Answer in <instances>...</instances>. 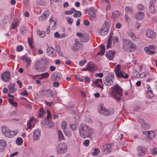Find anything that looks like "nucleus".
I'll return each instance as SVG.
<instances>
[{"label": "nucleus", "instance_id": "nucleus-10", "mask_svg": "<svg viewBox=\"0 0 157 157\" xmlns=\"http://www.w3.org/2000/svg\"><path fill=\"white\" fill-rule=\"evenodd\" d=\"M138 154L139 156H144L147 152L146 148L143 146H139L137 147Z\"/></svg>", "mask_w": 157, "mask_h": 157}, {"label": "nucleus", "instance_id": "nucleus-39", "mask_svg": "<svg viewBox=\"0 0 157 157\" xmlns=\"http://www.w3.org/2000/svg\"><path fill=\"white\" fill-rule=\"evenodd\" d=\"M18 22V20L17 18H14L13 19V21L11 23V28L13 29H14L17 26Z\"/></svg>", "mask_w": 157, "mask_h": 157}, {"label": "nucleus", "instance_id": "nucleus-15", "mask_svg": "<svg viewBox=\"0 0 157 157\" xmlns=\"http://www.w3.org/2000/svg\"><path fill=\"white\" fill-rule=\"evenodd\" d=\"M146 34L147 36L150 38H154L156 36V33L150 29L147 30Z\"/></svg>", "mask_w": 157, "mask_h": 157}, {"label": "nucleus", "instance_id": "nucleus-11", "mask_svg": "<svg viewBox=\"0 0 157 157\" xmlns=\"http://www.w3.org/2000/svg\"><path fill=\"white\" fill-rule=\"evenodd\" d=\"M156 49L155 47L153 45H150L148 47L144 48V50L148 54H153L155 53V50Z\"/></svg>", "mask_w": 157, "mask_h": 157}, {"label": "nucleus", "instance_id": "nucleus-47", "mask_svg": "<svg viewBox=\"0 0 157 157\" xmlns=\"http://www.w3.org/2000/svg\"><path fill=\"white\" fill-rule=\"evenodd\" d=\"M22 59L23 60H25L26 62L28 63H30L31 62L30 58L26 57L24 56L22 57Z\"/></svg>", "mask_w": 157, "mask_h": 157}, {"label": "nucleus", "instance_id": "nucleus-24", "mask_svg": "<svg viewBox=\"0 0 157 157\" xmlns=\"http://www.w3.org/2000/svg\"><path fill=\"white\" fill-rule=\"evenodd\" d=\"M127 50H125L127 52H133L135 51L136 48V46L135 44H132L127 47Z\"/></svg>", "mask_w": 157, "mask_h": 157}, {"label": "nucleus", "instance_id": "nucleus-58", "mask_svg": "<svg viewBox=\"0 0 157 157\" xmlns=\"http://www.w3.org/2000/svg\"><path fill=\"white\" fill-rule=\"evenodd\" d=\"M137 8L140 10H143L144 9V7L143 5L142 4H139L137 6Z\"/></svg>", "mask_w": 157, "mask_h": 157}, {"label": "nucleus", "instance_id": "nucleus-22", "mask_svg": "<svg viewBox=\"0 0 157 157\" xmlns=\"http://www.w3.org/2000/svg\"><path fill=\"white\" fill-rule=\"evenodd\" d=\"M144 17V13L142 12H139L136 14L135 16L136 19L138 20H142Z\"/></svg>", "mask_w": 157, "mask_h": 157}, {"label": "nucleus", "instance_id": "nucleus-8", "mask_svg": "<svg viewBox=\"0 0 157 157\" xmlns=\"http://www.w3.org/2000/svg\"><path fill=\"white\" fill-rule=\"evenodd\" d=\"M101 151L104 154H107L112 151V148L110 144H106L102 146Z\"/></svg>", "mask_w": 157, "mask_h": 157}, {"label": "nucleus", "instance_id": "nucleus-34", "mask_svg": "<svg viewBox=\"0 0 157 157\" xmlns=\"http://www.w3.org/2000/svg\"><path fill=\"white\" fill-rule=\"evenodd\" d=\"M100 51L97 53L98 55H103L105 52V47L103 45H101L100 46Z\"/></svg>", "mask_w": 157, "mask_h": 157}, {"label": "nucleus", "instance_id": "nucleus-17", "mask_svg": "<svg viewBox=\"0 0 157 157\" xmlns=\"http://www.w3.org/2000/svg\"><path fill=\"white\" fill-rule=\"evenodd\" d=\"M100 31V33L101 35H105L107 34L108 29L107 26L105 25H104L102 26Z\"/></svg>", "mask_w": 157, "mask_h": 157}, {"label": "nucleus", "instance_id": "nucleus-62", "mask_svg": "<svg viewBox=\"0 0 157 157\" xmlns=\"http://www.w3.org/2000/svg\"><path fill=\"white\" fill-rule=\"evenodd\" d=\"M86 62V59L81 60L79 63V65L81 66H83Z\"/></svg>", "mask_w": 157, "mask_h": 157}, {"label": "nucleus", "instance_id": "nucleus-57", "mask_svg": "<svg viewBox=\"0 0 157 157\" xmlns=\"http://www.w3.org/2000/svg\"><path fill=\"white\" fill-rule=\"evenodd\" d=\"M70 126L71 128L73 130H75L77 127L75 123V124L73 123V124H72V123H71V124H70Z\"/></svg>", "mask_w": 157, "mask_h": 157}, {"label": "nucleus", "instance_id": "nucleus-23", "mask_svg": "<svg viewBox=\"0 0 157 157\" xmlns=\"http://www.w3.org/2000/svg\"><path fill=\"white\" fill-rule=\"evenodd\" d=\"M94 84L98 87L101 88V89L103 88V86H102L103 85L102 80L101 79H98L95 80L94 82Z\"/></svg>", "mask_w": 157, "mask_h": 157}, {"label": "nucleus", "instance_id": "nucleus-42", "mask_svg": "<svg viewBox=\"0 0 157 157\" xmlns=\"http://www.w3.org/2000/svg\"><path fill=\"white\" fill-rule=\"evenodd\" d=\"M20 31L21 33L24 34L26 33L27 30L25 27L22 26L21 27Z\"/></svg>", "mask_w": 157, "mask_h": 157}, {"label": "nucleus", "instance_id": "nucleus-29", "mask_svg": "<svg viewBox=\"0 0 157 157\" xmlns=\"http://www.w3.org/2000/svg\"><path fill=\"white\" fill-rule=\"evenodd\" d=\"M155 136V133L152 131H149L148 135L146 136V138L148 140H151V139Z\"/></svg>", "mask_w": 157, "mask_h": 157}, {"label": "nucleus", "instance_id": "nucleus-3", "mask_svg": "<svg viewBox=\"0 0 157 157\" xmlns=\"http://www.w3.org/2000/svg\"><path fill=\"white\" fill-rule=\"evenodd\" d=\"M2 132L3 135L8 138H11L14 137L17 133V131L10 130L5 126H3L2 129Z\"/></svg>", "mask_w": 157, "mask_h": 157}, {"label": "nucleus", "instance_id": "nucleus-51", "mask_svg": "<svg viewBox=\"0 0 157 157\" xmlns=\"http://www.w3.org/2000/svg\"><path fill=\"white\" fill-rule=\"evenodd\" d=\"M45 92V89H43L38 93L37 95L40 96H43Z\"/></svg>", "mask_w": 157, "mask_h": 157}, {"label": "nucleus", "instance_id": "nucleus-7", "mask_svg": "<svg viewBox=\"0 0 157 157\" xmlns=\"http://www.w3.org/2000/svg\"><path fill=\"white\" fill-rule=\"evenodd\" d=\"M76 35L80 38L81 41L83 42H87L89 40V37L88 35L86 33H77Z\"/></svg>", "mask_w": 157, "mask_h": 157}, {"label": "nucleus", "instance_id": "nucleus-54", "mask_svg": "<svg viewBox=\"0 0 157 157\" xmlns=\"http://www.w3.org/2000/svg\"><path fill=\"white\" fill-rule=\"evenodd\" d=\"M147 93L148 94V97L150 98L153 96V94L152 93V91L151 90H148L147 91Z\"/></svg>", "mask_w": 157, "mask_h": 157}, {"label": "nucleus", "instance_id": "nucleus-2", "mask_svg": "<svg viewBox=\"0 0 157 157\" xmlns=\"http://www.w3.org/2000/svg\"><path fill=\"white\" fill-rule=\"evenodd\" d=\"M122 94V89L118 85H115L112 88L111 94L117 100H120Z\"/></svg>", "mask_w": 157, "mask_h": 157}, {"label": "nucleus", "instance_id": "nucleus-6", "mask_svg": "<svg viewBox=\"0 0 157 157\" xmlns=\"http://www.w3.org/2000/svg\"><path fill=\"white\" fill-rule=\"evenodd\" d=\"M67 149V144L65 142L61 143L56 147V153L60 155L64 153Z\"/></svg>", "mask_w": 157, "mask_h": 157}, {"label": "nucleus", "instance_id": "nucleus-27", "mask_svg": "<svg viewBox=\"0 0 157 157\" xmlns=\"http://www.w3.org/2000/svg\"><path fill=\"white\" fill-rule=\"evenodd\" d=\"M101 113L104 116H107L110 113L109 111L104 107H101Z\"/></svg>", "mask_w": 157, "mask_h": 157}, {"label": "nucleus", "instance_id": "nucleus-33", "mask_svg": "<svg viewBox=\"0 0 157 157\" xmlns=\"http://www.w3.org/2000/svg\"><path fill=\"white\" fill-rule=\"evenodd\" d=\"M46 96L50 98L53 97L54 93L53 91L50 89H48L46 90Z\"/></svg>", "mask_w": 157, "mask_h": 157}, {"label": "nucleus", "instance_id": "nucleus-28", "mask_svg": "<svg viewBox=\"0 0 157 157\" xmlns=\"http://www.w3.org/2000/svg\"><path fill=\"white\" fill-rule=\"evenodd\" d=\"M54 49L52 47H48L47 49V54L49 56H53Z\"/></svg>", "mask_w": 157, "mask_h": 157}, {"label": "nucleus", "instance_id": "nucleus-16", "mask_svg": "<svg viewBox=\"0 0 157 157\" xmlns=\"http://www.w3.org/2000/svg\"><path fill=\"white\" fill-rule=\"evenodd\" d=\"M103 79L104 83L106 86H109L113 84V82L112 79L109 77H105Z\"/></svg>", "mask_w": 157, "mask_h": 157}, {"label": "nucleus", "instance_id": "nucleus-30", "mask_svg": "<svg viewBox=\"0 0 157 157\" xmlns=\"http://www.w3.org/2000/svg\"><path fill=\"white\" fill-rule=\"evenodd\" d=\"M50 23L49 25V27L52 30H54L56 28V22L54 21L52 18H51L50 20Z\"/></svg>", "mask_w": 157, "mask_h": 157}, {"label": "nucleus", "instance_id": "nucleus-5", "mask_svg": "<svg viewBox=\"0 0 157 157\" xmlns=\"http://www.w3.org/2000/svg\"><path fill=\"white\" fill-rule=\"evenodd\" d=\"M83 48V44L78 39L75 40L74 43L71 45V50L75 52L81 50Z\"/></svg>", "mask_w": 157, "mask_h": 157}, {"label": "nucleus", "instance_id": "nucleus-21", "mask_svg": "<svg viewBox=\"0 0 157 157\" xmlns=\"http://www.w3.org/2000/svg\"><path fill=\"white\" fill-rule=\"evenodd\" d=\"M116 76L117 77L121 78H128V75L127 74L125 73L123 71H119L115 74Z\"/></svg>", "mask_w": 157, "mask_h": 157}, {"label": "nucleus", "instance_id": "nucleus-4", "mask_svg": "<svg viewBox=\"0 0 157 157\" xmlns=\"http://www.w3.org/2000/svg\"><path fill=\"white\" fill-rule=\"evenodd\" d=\"M47 116L46 118L41 122L42 125L46 128H51L53 125V123L50 121L51 117V113L48 110H47Z\"/></svg>", "mask_w": 157, "mask_h": 157}, {"label": "nucleus", "instance_id": "nucleus-25", "mask_svg": "<svg viewBox=\"0 0 157 157\" xmlns=\"http://www.w3.org/2000/svg\"><path fill=\"white\" fill-rule=\"evenodd\" d=\"M87 66L88 67L89 70L90 71H93L97 69L96 66L91 63L89 62L87 64Z\"/></svg>", "mask_w": 157, "mask_h": 157}, {"label": "nucleus", "instance_id": "nucleus-50", "mask_svg": "<svg viewBox=\"0 0 157 157\" xmlns=\"http://www.w3.org/2000/svg\"><path fill=\"white\" fill-rule=\"evenodd\" d=\"M7 143L4 140H0V145L2 146H5L7 145Z\"/></svg>", "mask_w": 157, "mask_h": 157}, {"label": "nucleus", "instance_id": "nucleus-19", "mask_svg": "<svg viewBox=\"0 0 157 157\" xmlns=\"http://www.w3.org/2000/svg\"><path fill=\"white\" fill-rule=\"evenodd\" d=\"M115 54L114 51H109L106 52L105 56L109 60H112L114 58Z\"/></svg>", "mask_w": 157, "mask_h": 157}, {"label": "nucleus", "instance_id": "nucleus-60", "mask_svg": "<svg viewBox=\"0 0 157 157\" xmlns=\"http://www.w3.org/2000/svg\"><path fill=\"white\" fill-rule=\"evenodd\" d=\"M42 75L44 78H48L49 75V74L48 73L46 72L40 75Z\"/></svg>", "mask_w": 157, "mask_h": 157}, {"label": "nucleus", "instance_id": "nucleus-55", "mask_svg": "<svg viewBox=\"0 0 157 157\" xmlns=\"http://www.w3.org/2000/svg\"><path fill=\"white\" fill-rule=\"evenodd\" d=\"M81 15V13L80 11H77L75 12V13L73 15V16L75 17H80Z\"/></svg>", "mask_w": 157, "mask_h": 157}, {"label": "nucleus", "instance_id": "nucleus-35", "mask_svg": "<svg viewBox=\"0 0 157 157\" xmlns=\"http://www.w3.org/2000/svg\"><path fill=\"white\" fill-rule=\"evenodd\" d=\"M8 88L10 93H14L16 90V89L14 88V86L13 84L9 85Z\"/></svg>", "mask_w": 157, "mask_h": 157}, {"label": "nucleus", "instance_id": "nucleus-52", "mask_svg": "<svg viewBox=\"0 0 157 157\" xmlns=\"http://www.w3.org/2000/svg\"><path fill=\"white\" fill-rule=\"evenodd\" d=\"M120 67L121 65H118L115 67L114 70V71L115 72V74H116V73H117L120 71Z\"/></svg>", "mask_w": 157, "mask_h": 157}, {"label": "nucleus", "instance_id": "nucleus-56", "mask_svg": "<svg viewBox=\"0 0 157 157\" xmlns=\"http://www.w3.org/2000/svg\"><path fill=\"white\" fill-rule=\"evenodd\" d=\"M41 59L44 62V63L47 65L49 63V59L43 57L41 58Z\"/></svg>", "mask_w": 157, "mask_h": 157}, {"label": "nucleus", "instance_id": "nucleus-31", "mask_svg": "<svg viewBox=\"0 0 157 157\" xmlns=\"http://www.w3.org/2000/svg\"><path fill=\"white\" fill-rule=\"evenodd\" d=\"M58 135L59 141V142L64 140V136L61 131L59 130L58 131Z\"/></svg>", "mask_w": 157, "mask_h": 157}, {"label": "nucleus", "instance_id": "nucleus-1", "mask_svg": "<svg viewBox=\"0 0 157 157\" xmlns=\"http://www.w3.org/2000/svg\"><path fill=\"white\" fill-rule=\"evenodd\" d=\"M79 130V135L83 138H90L92 134L91 128L83 123L80 124Z\"/></svg>", "mask_w": 157, "mask_h": 157}, {"label": "nucleus", "instance_id": "nucleus-36", "mask_svg": "<svg viewBox=\"0 0 157 157\" xmlns=\"http://www.w3.org/2000/svg\"><path fill=\"white\" fill-rule=\"evenodd\" d=\"M40 62L39 60L36 62L35 65L34 66V68L38 71H40L41 70V68L39 66Z\"/></svg>", "mask_w": 157, "mask_h": 157}, {"label": "nucleus", "instance_id": "nucleus-9", "mask_svg": "<svg viewBox=\"0 0 157 157\" xmlns=\"http://www.w3.org/2000/svg\"><path fill=\"white\" fill-rule=\"evenodd\" d=\"M63 77L61 73L59 72H55L51 76V79L53 81L61 80Z\"/></svg>", "mask_w": 157, "mask_h": 157}, {"label": "nucleus", "instance_id": "nucleus-43", "mask_svg": "<svg viewBox=\"0 0 157 157\" xmlns=\"http://www.w3.org/2000/svg\"><path fill=\"white\" fill-rule=\"evenodd\" d=\"M75 10L74 8H72L69 11H67L65 12V14L67 15H70L72 14L74 12H75Z\"/></svg>", "mask_w": 157, "mask_h": 157}, {"label": "nucleus", "instance_id": "nucleus-48", "mask_svg": "<svg viewBox=\"0 0 157 157\" xmlns=\"http://www.w3.org/2000/svg\"><path fill=\"white\" fill-rule=\"evenodd\" d=\"M9 101L10 103L13 106L16 107L17 105V103L14 102L13 99L9 98Z\"/></svg>", "mask_w": 157, "mask_h": 157}, {"label": "nucleus", "instance_id": "nucleus-13", "mask_svg": "<svg viewBox=\"0 0 157 157\" xmlns=\"http://www.w3.org/2000/svg\"><path fill=\"white\" fill-rule=\"evenodd\" d=\"M2 79L3 81L6 82L9 81L10 78V73L9 71H6L3 73L1 75Z\"/></svg>", "mask_w": 157, "mask_h": 157}, {"label": "nucleus", "instance_id": "nucleus-63", "mask_svg": "<svg viewBox=\"0 0 157 157\" xmlns=\"http://www.w3.org/2000/svg\"><path fill=\"white\" fill-rule=\"evenodd\" d=\"M90 142V141L88 140H86L83 142V145L85 146H88Z\"/></svg>", "mask_w": 157, "mask_h": 157}, {"label": "nucleus", "instance_id": "nucleus-38", "mask_svg": "<svg viewBox=\"0 0 157 157\" xmlns=\"http://www.w3.org/2000/svg\"><path fill=\"white\" fill-rule=\"evenodd\" d=\"M37 34L41 37L44 38L45 36V33L43 31H40L37 29Z\"/></svg>", "mask_w": 157, "mask_h": 157}, {"label": "nucleus", "instance_id": "nucleus-26", "mask_svg": "<svg viewBox=\"0 0 157 157\" xmlns=\"http://www.w3.org/2000/svg\"><path fill=\"white\" fill-rule=\"evenodd\" d=\"M34 121H35V118L34 117H33L31 118L28 121L27 126L28 128H31L34 127L33 125Z\"/></svg>", "mask_w": 157, "mask_h": 157}, {"label": "nucleus", "instance_id": "nucleus-46", "mask_svg": "<svg viewBox=\"0 0 157 157\" xmlns=\"http://www.w3.org/2000/svg\"><path fill=\"white\" fill-rule=\"evenodd\" d=\"M141 127L144 129H149L150 128V126L147 123H146L145 122L141 125Z\"/></svg>", "mask_w": 157, "mask_h": 157}, {"label": "nucleus", "instance_id": "nucleus-40", "mask_svg": "<svg viewBox=\"0 0 157 157\" xmlns=\"http://www.w3.org/2000/svg\"><path fill=\"white\" fill-rule=\"evenodd\" d=\"M113 33H111V35L107 43V48H110L111 44L112 43L111 41V40L113 38L112 35Z\"/></svg>", "mask_w": 157, "mask_h": 157}, {"label": "nucleus", "instance_id": "nucleus-49", "mask_svg": "<svg viewBox=\"0 0 157 157\" xmlns=\"http://www.w3.org/2000/svg\"><path fill=\"white\" fill-rule=\"evenodd\" d=\"M45 112L44 111L43 109L42 108H40V110H39V113L38 115V117H39L40 118L43 115L44 113Z\"/></svg>", "mask_w": 157, "mask_h": 157}, {"label": "nucleus", "instance_id": "nucleus-18", "mask_svg": "<svg viewBox=\"0 0 157 157\" xmlns=\"http://www.w3.org/2000/svg\"><path fill=\"white\" fill-rule=\"evenodd\" d=\"M40 136V131L37 129L34 130L33 132V138L35 140H38Z\"/></svg>", "mask_w": 157, "mask_h": 157}, {"label": "nucleus", "instance_id": "nucleus-45", "mask_svg": "<svg viewBox=\"0 0 157 157\" xmlns=\"http://www.w3.org/2000/svg\"><path fill=\"white\" fill-rule=\"evenodd\" d=\"M56 52L58 53L59 56H63L62 52L60 51L59 47L58 46L57 47L56 49Z\"/></svg>", "mask_w": 157, "mask_h": 157}, {"label": "nucleus", "instance_id": "nucleus-64", "mask_svg": "<svg viewBox=\"0 0 157 157\" xmlns=\"http://www.w3.org/2000/svg\"><path fill=\"white\" fill-rule=\"evenodd\" d=\"M133 75L135 76L136 78H138L140 77V75H139V73L136 71H134L133 72Z\"/></svg>", "mask_w": 157, "mask_h": 157}, {"label": "nucleus", "instance_id": "nucleus-20", "mask_svg": "<svg viewBox=\"0 0 157 157\" xmlns=\"http://www.w3.org/2000/svg\"><path fill=\"white\" fill-rule=\"evenodd\" d=\"M50 14V13L48 10H46V11H45L41 16L39 18L40 21H43L45 20L48 17Z\"/></svg>", "mask_w": 157, "mask_h": 157}, {"label": "nucleus", "instance_id": "nucleus-59", "mask_svg": "<svg viewBox=\"0 0 157 157\" xmlns=\"http://www.w3.org/2000/svg\"><path fill=\"white\" fill-rule=\"evenodd\" d=\"M67 19L68 21V23L69 24H71L73 22V19L70 17H67Z\"/></svg>", "mask_w": 157, "mask_h": 157}, {"label": "nucleus", "instance_id": "nucleus-61", "mask_svg": "<svg viewBox=\"0 0 157 157\" xmlns=\"http://www.w3.org/2000/svg\"><path fill=\"white\" fill-rule=\"evenodd\" d=\"M23 46L21 45H18L17 48V51L18 52L22 51L23 50Z\"/></svg>", "mask_w": 157, "mask_h": 157}, {"label": "nucleus", "instance_id": "nucleus-32", "mask_svg": "<svg viewBox=\"0 0 157 157\" xmlns=\"http://www.w3.org/2000/svg\"><path fill=\"white\" fill-rule=\"evenodd\" d=\"M124 10L127 13L132 14L133 13V9L130 6H125L124 7Z\"/></svg>", "mask_w": 157, "mask_h": 157}, {"label": "nucleus", "instance_id": "nucleus-37", "mask_svg": "<svg viewBox=\"0 0 157 157\" xmlns=\"http://www.w3.org/2000/svg\"><path fill=\"white\" fill-rule=\"evenodd\" d=\"M120 15V13L117 11H114L112 13V17L116 19Z\"/></svg>", "mask_w": 157, "mask_h": 157}, {"label": "nucleus", "instance_id": "nucleus-44", "mask_svg": "<svg viewBox=\"0 0 157 157\" xmlns=\"http://www.w3.org/2000/svg\"><path fill=\"white\" fill-rule=\"evenodd\" d=\"M23 142V140L21 138L19 137L17 138L16 141V143L18 145H21Z\"/></svg>", "mask_w": 157, "mask_h": 157}, {"label": "nucleus", "instance_id": "nucleus-14", "mask_svg": "<svg viewBox=\"0 0 157 157\" xmlns=\"http://www.w3.org/2000/svg\"><path fill=\"white\" fill-rule=\"evenodd\" d=\"M123 44L122 45V48L124 50H127L128 47L129 45L131 44V41L126 39H122Z\"/></svg>", "mask_w": 157, "mask_h": 157}, {"label": "nucleus", "instance_id": "nucleus-53", "mask_svg": "<svg viewBox=\"0 0 157 157\" xmlns=\"http://www.w3.org/2000/svg\"><path fill=\"white\" fill-rule=\"evenodd\" d=\"M67 125V124L66 122L64 121L62 122L61 124L62 129L63 130H64L66 127Z\"/></svg>", "mask_w": 157, "mask_h": 157}, {"label": "nucleus", "instance_id": "nucleus-41", "mask_svg": "<svg viewBox=\"0 0 157 157\" xmlns=\"http://www.w3.org/2000/svg\"><path fill=\"white\" fill-rule=\"evenodd\" d=\"M100 150L97 148H94V151L92 152V154L93 155L96 156L100 153Z\"/></svg>", "mask_w": 157, "mask_h": 157}, {"label": "nucleus", "instance_id": "nucleus-12", "mask_svg": "<svg viewBox=\"0 0 157 157\" xmlns=\"http://www.w3.org/2000/svg\"><path fill=\"white\" fill-rule=\"evenodd\" d=\"M155 0H152L149 2V10L152 14H155L156 13V10L155 7Z\"/></svg>", "mask_w": 157, "mask_h": 157}]
</instances>
